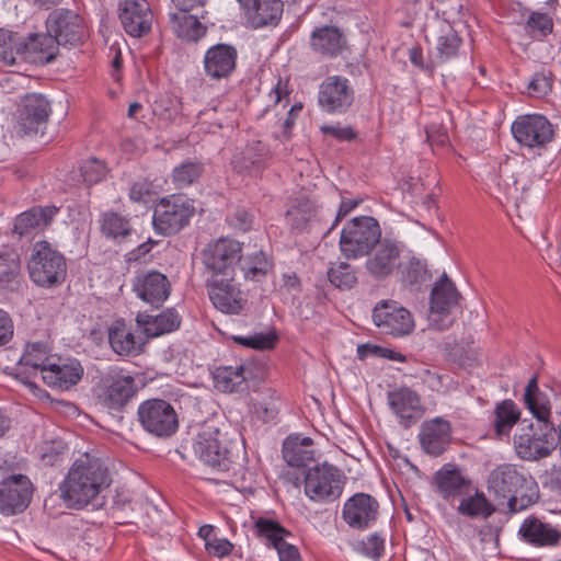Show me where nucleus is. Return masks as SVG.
<instances>
[{
    "label": "nucleus",
    "mask_w": 561,
    "mask_h": 561,
    "mask_svg": "<svg viewBox=\"0 0 561 561\" xmlns=\"http://www.w3.org/2000/svg\"><path fill=\"white\" fill-rule=\"evenodd\" d=\"M112 479L105 460L88 451L70 466L59 484L60 499L67 508L82 510L111 485Z\"/></svg>",
    "instance_id": "1"
},
{
    "label": "nucleus",
    "mask_w": 561,
    "mask_h": 561,
    "mask_svg": "<svg viewBox=\"0 0 561 561\" xmlns=\"http://www.w3.org/2000/svg\"><path fill=\"white\" fill-rule=\"evenodd\" d=\"M535 481L527 479L514 465L494 468L488 478V491L500 505H507L512 514L519 513L537 501Z\"/></svg>",
    "instance_id": "2"
},
{
    "label": "nucleus",
    "mask_w": 561,
    "mask_h": 561,
    "mask_svg": "<svg viewBox=\"0 0 561 561\" xmlns=\"http://www.w3.org/2000/svg\"><path fill=\"white\" fill-rule=\"evenodd\" d=\"M536 422L523 423L514 435V448L523 460H539L558 446L559 435L550 415L533 414Z\"/></svg>",
    "instance_id": "3"
},
{
    "label": "nucleus",
    "mask_w": 561,
    "mask_h": 561,
    "mask_svg": "<svg viewBox=\"0 0 561 561\" xmlns=\"http://www.w3.org/2000/svg\"><path fill=\"white\" fill-rule=\"evenodd\" d=\"M210 433H199L193 444L195 455L217 473L237 474L242 468L244 453L237 443L224 444Z\"/></svg>",
    "instance_id": "4"
},
{
    "label": "nucleus",
    "mask_w": 561,
    "mask_h": 561,
    "mask_svg": "<svg viewBox=\"0 0 561 561\" xmlns=\"http://www.w3.org/2000/svg\"><path fill=\"white\" fill-rule=\"evenodd\" d=\"M27 268L31 280L43 288L60 286L67 275L65 256L47 241L34 244Z\"/></svg>",
    "instance_id": "5"
},
{
    "label": "nucleus",
    "mask_w": 561,
    "mask_h": 561,
    "mask_svg": "<svg viewBox=\"0 0 561 561\" xmlns=\"http://www.w3.org/2000/svg\"><path fill=\"white\" fill-rule=\"evenodd\" d=\"M381 229L369 216L355 217L341 231L340 250L347 260L367 255L380 242Z\"/></svg>",
    "instance_id": "6"
},
{
    "label": "nucleus",
    "mask_w": 561,
    "mask_h": 561,
    "mask_svg": "<svg viewBox=\"0 0 561 561\" xmlns=\"http://www.w3.org/2000/svg\"><path fill=\"white\" fill-rule=\"evenodd\" d=\"M202 256L207 279L233 278L242 257V245L236 240L220 238L209 243Z\"/></svg>",
    "instance_id": "7"
},
{
    "label": "nucleus",
    "mask_w": 561,
    "mask_h": 561,
    "mask_svg": "<svg viewBox=\"0 0 561 561\" xmlns=\"http://www.w3.org/2000/svg\"><path fill=\"white\" fill-rule=\"evenodd\" d=\"M194 213L192 199L182 195L163 197L153 210V228L162 236L175 234L188 225Z\"/></svg>",
    "instance_id": "8"
},
{
    "label": "nucleus",
    "mask_w": 561,
    "mask_h": 561,
    "mask_svg": "<svg viewBox=\"0 0 561 561\" xmlns=\"http://www.w3.org/2000/svg\"><path fill=\"white\" fill-rule=\"evenodd\" d=\"M344 483L342 470L324 462L306 471L305 493L314 502H333L341 496Z\"/></svg>",
    "instance_id": "9"
},
{
    "label": "nucleus",
    "mask_w": 561,
    "mask_h": 561,
    "mask_svg": "<svg viewBox=\"0 0 561 561\" xmlns=\"http://www.w3.org/2000/svg\"><path fill=\"white\" fill-rule=\"evenodd\" d=\"M141 427L149 434L167 438L179 428V417L173 405L163 399H148L137 410Z\"/></svg>",
    "instance_id": "10"
},
{
    "label": "nucleus",
    "mask_w": 561,
    "mask_h": 561,
    "mask_svg": "<svg viewBox=\"0 0 561 561\" xmlns=\"http://www.w3.org/2000/svg\"><path fill=\"white\" fill-rule=\"evenodd\" d=\"M134 377L122 370L112 369L101 379L98 388V403L108 410H122L136 394Z\"/></svg>",
    "instance_id": "11"
},
{
    "label": "nucleus",
    "mask_w": 561,
    "mask_h": 561,
    "mask_svg": "<svg viewBox=\"0 0 561 561\" xmlns=\"http://www.w3.org/2000/svg\"><path fill=\"white\" fill-rule=\"evenodd\" d=\"M46 28L59 46L77 47L87 38L83 19L69 9H56L46 20Z\"/></svg>",
    "instance_id": "12"
},
{
    "label": "nucleus",
    "mask_w": 561,
    "mask_h": 561,
    "mask_svg": "<svg viewBox=\"0 0 561 561\" xmlns=\"http://www.w3.org/2000/svg\"><path fill=\"white\" fill-rule=\"evenodd\" d=\"M355 100V90L351 81L342 76H329L319 87L318 103L328 114H345Z\"/></svg>",
    "instance_id": "13"
},
{
    "label": "nucleus",
    "mask_w": 561,
    "mask_h": 561,
    "mask_svg": "<svg viewBox=\"0 0 561 561\" xmlns=\"http://www.w3.org/2000/svg\"><path fill=\"white\" fill-rule=\"evenodd\" d=\"M512 134L519 145L541 149L553 140L554 129L543 115L528 114L514 121Z\"/></svg>",
    "instance_id": "14"
},
{
    "label": "nucleus",
    "mask_w": 561,
    "mask_h": 561,
    "mask_svg": "<svg viewBox=\"0 0 561 561\" xmlns=\"http://www.w3.org/2000/svg\"><path fill=\"white\" fill-rule=\"evenodd\" d=\"M34 488L24 474H12L0 482V513L12 516L24 512L33 496Z\"/></svg>",
    "instance_id": "15"
},
{
    "label": "nucleus",
    "mask_w": 561,
    "mask_h": 561,
    "mask_svg": "<svg viewBox=\"0 0 561 561\" xmlns=\"http://www.w3.org/2000/svg\"><path fill=\"white\" fill-rule=\"evenodd\" d=\"M373 319L381 333L393 336L408 335L414 328L411 312L393 300L379 302L374 309Z\"/></svg>",
    "instance_id": "16"
},
{
    "label": "nucleus",
    "mask_w": 561,
    "mask_h": 561,
    "mask_svg": "<svg viewBox=\"0 0 561 561\" xmlns=\"http://www.w3.org/2000/svg\"><path fill=\"white\" fill-rule=\"evenodd\" d=\"M460 294L453 282L444 274L431 293V322L437 330L448 329L453 319L450 310L458 305Z\"/></svg>",
    "instance_id": "17"
},
{
    "label": "nucleus",
    "mask_w": 561,
    "mask_h": 561,
    "mask_svg": "<svg viewBox=\"0 0 561 561\" xmlns=\"http://www.w3.org/2000/svg\"><path fill=\"white\" fill-rule=\"evenodd\" d=\"M131 290L145 304L160 308L171 294V283L158 271L140 272L131 280Z\"/></svg>",
    "instance_id": "18"
},
{
    "label": "nucleus",
    "mask_w": 561,
    "mask_h": 561,
    "mask_svg": "<svg viewBox=\"0 0 561 561\" xmlns=\"http://www.w3.org/2000/svg\"><path fill=\"white\" fill-rule=\"evenodd\" d=\"M51 105L41 93H27L22 99L19 127L24 135L37 134L46 128Z\"/></svg>",
    "instance_id": "19"
},
{
    "label": "nucleus",
    "mask_w": 561,
    "mask_h": 561,
    "mask_svg": "<svg viewBox=\"0 0 561 561\" xmlns=\"http://www.w3.org/2000/svg\"><path fill=\"white\" fill-rule=\"evenodd\" d=\"M118 18L124 31L133 37H142L151 31L153 13L147 0H122Z\"/></svg>",
    "instance_id": "20"
},
{
    "label": "nucleus",
    "mask_w": 561,
    "mask_h": 561,
    "mask_svg": "<svg viewBox=\"0 0 561 561\" xmlns=\"http://www.w3.org/2000/svg\"><path fill=\"white\" fill-rule=\"evenodd\" d=\"M378 515L379 503L367 493H356L343 505L342 517L353 529L364 530L371 527Z\"/></svg>",
    "instance_id": "21"
},
{
    "label": "nucleus",
    "mask_w": 561,
    "mask_h": 561,
    "mask_svg": "<svg viewBox=\"0 0 561 561\" xmlns=\"http://www.w3.org/2000/svg\"><path fill=\"white\" fill-rule=\"evenodd\" d=\"M209 299L214 307L227 314H238L247 300L233 278L206 279Z\"/></svg>",
    "instance_id": "22"
},
{
    "label": "nucleus",
    "mask_w": 561,
    "mask_h": 561,
    "mask_svg": "<svg viewBox=\"0 0 561 561\" xmlns=\"http://www.w3.org/2000/svg\"><path fill=\"white\" fill-rule=\"evenodd\" d=\"M451 432L450 422L440 416L425 421L417 435L422 450L432 457L443 455L451 443Z\"/></svg>",
    "instance_id": "23"
},
{
    "label": "nucleus",
    "mask_w": 561,
    "mask_h": 561,
    "mask_svg": "<svg viewBox=\"0 0 561 561\" xmlns=\"http://www.w3.org/2000/svg\"><path fill=\"white\" fill-rule=\"evenodd\" d=\"M388 404L404 428L415 424L424 413L420 396L407 387L388 392Z\"/></svg>",
    "instance_id": "24"
},
{
    "label": "nucleus",
    "mask_w": 561,
    "mask_h": 561,
    "mask_svg": "<svg viewBox=\"0 0 561 561\" xmlns=\"http://www.w3.org/2000/svg\"><path fill=\"white\" fill-rule=\"evenodd\" d=\"M309 44L314 54L333 59L347 49V36L335 25H322L311 32Z\"/></svg>",
    "instance_id": "25"
},
{
    "label": "nucleus",
    "mask_w": 561,
    "mask_h": 561,
    "mask_svg": "<svg viewBox=\"0 0 561 561\" xmlns=\"http://www.w3.org/2000/svg\"><path fill=\"white\" fill-rule=\"evenodd\" d=\"M238 50L230 44H216L209 47L204 56V68L213 79L228 78L237 66Z\"/></svg>",
    "instance_id": "26"
},
{
    "label": "nucleus",
    "mask_w": 561,
    "mask_h": 561,
    "mask_svg": "<svg viewBox=\"0 0 561 561\" xmlns=\"http://www.w3.org/2000/svg\"><path fill=\"white\" fill-rule=\"evenodd\" d=\"M83 376V368L78 359L55 358L47 368H44L42 378L53 388L67 390L77 385Z\"/></svg>",
    "instance_id": "27"
},
{
    "label": "nucleus",
    "mask_w": 561,
    "mask_h": 561,
    "mask_svg": "<svg viewBox=\"0 0 561 561\" xmlns=\"http://www.w3.org/2000/svg\"><path fill=\"white\" fill-rule=\"evenodd\" d=\"M365 266L368 273L377 279L390 276L400 266V249L397 242L390 240L379 242Z\"/></svg>",
    "instance_id": "28"
},
{
    "label": "nucleus",
    "mask_w": 561,
    "mask_h": 561,
    "mask_svg": "<svg viewBox=\"0 0 561 561\" xmlns=\"http://www.w3.org/2000/svg\"><path fill=\"white\" fill-rule=\"evenodd\" d=\"M59 53L58 43L53 35L31 34L23 38L22 60L34 65H47L54 61Z\"/></svg>",
    "instance_id": "29"
},
{
    "label": "nucleus",
    "mask_w": 561,
    "mask_h": 561,
    "mask_svg": "<svg viewBox=\"0 0 561 561\" xmlns=\"http://www.w3.org/2000/svg\"><path fill=\"white\" fill-rule=\"evenodd\" d=\"M437 493L444 500L462 496L469 492L471 481L451 463L444 465L433 477Z\"/></svg>",
    "instance_id": "30"
},
{
    "label": "nucleus",
    "mask_w": 561,
    "mask_h": 561,
    "mask_svg": "<svg viewBox=\"0 0 561 561\" xmlns=\"http://www.w3.org/2000/svg\"><path fill=\"white\" fill-rule=\"evenodd\" d=\"M239 4L244 10L248 22L254 28L277 25L284 12L282 0H248Z\"/></svg>",
    "instance_id": "31"
},
{
    "label": "nucleus",
    "mask_w": 561,
    "mask_h": 561,
    "mask_svg": "<svg viewBox=\"0 0 561 561\" xmlns=\"http://www.w3.org/2000/svg\"><path fill=\"white\" fill-rule=\"evenodd\" d=\"M270 159V149L261 140L249 141L232 159L233 169L240 173L256 174Z\"/></svg>",
    "instance_id": "32"
},
{
    "label": "nucleus",
    "mask_w": 561,
    "mask_h": 561,
    "mask_svg": "<svg viewBox=\"0 0 561 561\" xmlns=\"http://www.w3.org/2000/svg\"><path fill=\"white\" fill-rule=\"evenodd\" d=\"M136 322L148 337H158L176 331L182 318L174 308H168L156 316L138 313Z\"/></svg>",
    "instance_id": "33"
},
{
    "label": "nucleus",
    "mask_w": 561,
    "mask_h": 561,
    "mask_svg": "<svg viewBox=\"0 0 561 561\" xmlns=\"http://www.w3.org/2000/svg\"><path fill=\"white\" fill-rule=\"evenodd\" d=\"M522 538L536 547H554L561 539V531L550 524L542 523L537 517L524 520L519 528Z\"/></svg>",
    "instance_id": "34"
},
{
    "label": "nucleus",
    "mask_w": 561,
    "mask_h": 561,
    "mask_svg": "<svg viewBox=\"0 0 561 561\" xmlns=\"http://www.w3.org/2000/svg\"><path fill=\"white\" fill-rule=\"evenodd\" d=\"M56 206H35L20 214L13 226V232L20 237L26 236L36 228L46 227L58 213Z\"/></svg>",
    "instance_id": "35"
},
{
    "label": "nucleus",
    "mask_w": 561,
    "mask_h": 561,
    "mask_svg": "<svg viewBox=\"0 0 561 561\" xmlns=\"http://www.w3.org/2000/svg\"><path fill=\"white\" fill-rule=\"evenodd\" d=\"M108 342L119 356H135L142 351V344L136 341L131 329L123 320L115 321L108 329Z\"/></svg>",
    "instance_id": "36"
},
{
    "label": "nucleus",
    "mask_w": 561,
    "mask_h": 561,
    "mask_svg": "<svg viewBox=\"0 0 561 561\" xmlns=\"http://www.w3.org/2000/svg\"><path fill=\"white\" fill-rule=\"evenodd\" d=\"M310 437L288 436L283 443V458L290 467H305L314 458Z\"/></svg>",
    "instance_id": "37"
},
{
    "label": "nucleus",
    "mask_w": 561,
    "mask_h": 561,
    "mask_svg": "<svg viewBox=\"0 0 561 561\" xmlns=\"http://www.w3.org/2000/svg\"><path fill=\"white\" fill-rule=\"evenodd\" d=\"M170 27L176 37L185 42H197L206 34V27L199 22L197 14L186 11L170 13Z\"/></svg>",
    "instance_id": "38"
},
{
    "label": "nucleus",
    "mask_w": 561,
    "mask_h": 561,
    "mask_svg": "<svg viewBox=\"0 0 561 561\" xmlns=\"http://www.w3.org/2000/svg\"><path fill=\"white\" fill-rule=\"evenodd\" d=\"M519 419L520 410L513 400L505 399L496 403L492 420L495 437L497 439L508 437L512 428L518 423Z\"/></svg>",
    "instance_id": "39"
},
{
    "label": "nucleus",
    "mask_w": 561,
    "mask_h": 561,
    "mask_svg": "<svg viewBox=\"0 0 561 561\" xmlns=\"http://www.w3.org/2000/svg\"><path fill=\"white\" fill-rule=\"evenodd\" d=\"M49 353L50 346L47 342L37 341L27 343L25 351L19 360V365L24 368H31L35 375L38 371L43 375L44 368H47L56 358L55 356L49 355Z\"/></svg>",
    "instance_id": "40"
},
{
    "label": "nucleus",
    "mask_w": 561,
    "mask_h": 561,
    "mask_svg": "<svg viewBox=\"0 0 561 561\" xmlns=\"http://www.w3.org/2000/svg\"><path fill=\"white\" fill-rule=\"evenodd\" d=\"M100 230L105 238L117 242L124 241L133 232L129 219L115 211L102 214Z\"/></svg>",
    "instance_id": "41"
},
{
    "label": "nucleus",
    "mask_w": 561,
    "mask_h": 561,
    "mask_svg": "<svg viewBox=\"0 0 561 561\" xmlns=\"http://www.w3.org/2000/svg\"><path fill=\"white\" fill-rule=\"evenodd\" d=\"M215 386L224 392H234L243 389L247 380L243 365L236 367L220 366L214 373Z\"/></svg>",
    "instance_id": "42"
},
{
    "label": "nucleus",
    "mask_w": 561,
    "mask_h": 561,
    "mask_svg": "<svg viewBox=\"0 0 561 561\" xmlns=\"http://www.w3.org/2000/svg\"><path fill=\"white\" fill-rule=\"evenodd\" d=\"M316 216V205L309 199H301L287 210L286 220L293 230L302 231Z\"/></svg>",
    "instance_id": "43"
},
{
    "label": "nucleus",
    "mask_w": 561,
    "mask_h": 561,
    "mask_svg": "<svg viewBox=\"0 0 561 561\" xmlns=\"http://www.w3.org/2000/svg\"><path fill=\"white\" fill-rule=\"evenodd\" d=\"M253 528L255 535L260 539L265 540L266 545L273 548L285 537L290 535L286 528H284L277 520L272 518H256L254 520Z\"/></svg>",
    "instance_id": "44"
},
{
    "label": "nucleus",
    "mask_w": 561,
    "mask_h": 561,
    "mask_svg": "<svg viewBox=\"0 0 561 561\" xmlns=\"http://www.w3.org/2000/svg\"><path fill=\"white\" fill-rule=\"evenodd\" d=\"M21 275V260L16 250L2 248L0 250V285L9 286Z\"/></svg>",
    "instance_id": "45"
},
{
    "label": "nucleus",
    "mask_w": 561,
    "mask_h": 561,
    "mask_svg": "<svg viewBox=\"0 0 561 561\" xmlns=\"http://www.w3.org/2000/svg\"><path fill=\"white\" fill-rule=\"evenodd\" d=\"M457 511L460 515L471 518L480 516L488 518L494 513L495 508L485 497L484 493L476 492L474 495L462 499Z\"/></svg>",
    "instance_id": "46"
},
{
    "label": "nucleus",
    "mask_w": 561,
    "mask_h": 561,
    "mask_svg": "<svg viewBox=\"0 0 561 561\" xmlns=\"http://www.w3.org/2000/svg\"><path fill=\"white\" fill-rule=\"evenodd\" d=\"M23 37L18 33L0 28V60L13 65L19 57L22 59Z\"/></svg>",
    "instance_id": "47"
},
{
    "label": "nucleus",
    "mask_w": 561,
    "mask_h": 561,
    "mask_svg": "<svg viewBox=\"0 0 561 561\" xmlns=\"http://www.w3.org/2000/svg\"><path fill=\"white\" fill-rule=\"evenodd\" d=\"M327 275L329 282L342 290L351 289L357 284V271L347 262L332 263Z\"/></svg>",
    "instance_id": "48"
},
{
    "label": "nucleus",
    "mask_w": 561,
    "mask_h": 561,
    "mask_svg": "<svg viewBox=\"0 0 561 561\" xmlns=\"http://www.w3.org/2000/svg\"><path fill=\"white\" fill-rule=\"evenodd\" d=\"M239 264L244 277L256 282L264 278L272 267L263 251H256L244 259L241 257Z\"/></svg>",
    "instance_id": "49"
},
{
    "label": "nucleus",
    "mask_w": 561,
    "mask_h": 561,
    "mask_svg": "<svg viewBox=\"0 0 561 561\" xmlns=\"http://www.w3.org/2000/svg\"><path fill=\"white\" fill-rule=\"evenodd\" d=\"M461 38L457 33L449 28L445 34L440 35L437 39L436 53L433 56V64L442 65L447 60L457 56Z\"/></svg>",
    "instance_id": "50"
},
{
    "label": "nucleus",
    "mask_w": 561,
    "mask_h": 561,
    "mask_svg": "<svg viewBox=\"0 0 561 561\" xmlns=\"http://www.w3.org/2000/svg\"><path fill=\"white\" fill-rule=\"evenodd\" d=\"M526 407L533 414L550 415V405L545 393L539 390L537 377L529 379L524 394Z\"/></svg>",
    "instance_id": "51"
},
{
    "label": "nucleus",
    "mask_w": 561,
    "mask_h": 561,
    "mask_svg": "<svg viewBox=\"0 0 561 561\" xmlns=\"http://www.w3.org/2000/svg\"><path fill=\"white\" fill-rule=\"evenodd\" d=\"M203 173L204 164L202 162L184 161L173 169V183L176 187L184 188L198 181Z\"/></svg>",
    "instance_id": "52"
},
{
    "label": "nucleus",
    "mask_w": 561,
    "mask_h": 561,
    "mask_svg": "<svg viewBox=\"0 0 561 561\" xmlns=\"http://www.w3.org/2000/svg\"><path fill=\"white\" fill-rule=\"evenodd\" d=\"M553 22L547 13L533 12L527 19L525 31L534 39H542L552 32Z\"/></svg>",
    "instance_id": "53"
},
{
    "label": "nucleus",
    "mask_w": 561,
    "mask_h": 561,
    "mask_svg": "<svg viewBox=\"0 0 561 561\" xmlns=\"http://www.w3.org/2000/svg\"><path fill=\"white\" fill-rule=\"evenodd\" d=\"M494 187L492 188L493 195L501 204H507L511 201L517 199L518 187L517 182L513 176H504L503 174L493 178Z\"/></svg>",
    "instance_id": "54"
},
{
    "label": "nucleus",
    "mask_w": 561,
    "mask_h": 561,
    "mask_svg": "<svg viewBox=\"0 0 561 561\" xmlns=\"http://www.w3.org/2000/svg\"><path fill=\"white\" fill-rule=\"evenodd\" d=\"M79 172L82 181L87 185H92L99 183L105 178L107 168L104 161L96 158H90L80 164Z\"/></svg>",
    "instance_id": "55"
},
{
    "label": "nucleus",
    "mask_w": 561,
    "mask_h": 561,
    "mask_svg": "<svg viewBox=\"0 0 561 561\" xmlns=\"http://www.w3.org/2000/svg\"><path fill=\"white\" fill-rule=\"evenodd\" d=\"M398 270L401 273L402 280L410 285L422 283L426 279V266L419 259L410 257L407 262L400 261Z\"/></svg>",
    "instance_id": "56"
},
{
    "label": "nucleus",
    "mask_w": 561,
    "mask_h": 561,
    "mask_svg": "<svg viewBox=\"0 0 561 561\" xmlns=\"http://www.w3.org/2000/svg\"><path fill=\"white\" fill-rule=\"evenodd\" d=\"M385 541L386 540L383 537H381L378 533H374L366 539L357 541L354 546V549L367 558L378 560L385 552Z\"/></svg>",
    "instance_id": "57"
},
{
    "label": "nucleus",
    "mask_w": 561,
    "mask_h": 561,
    "mask_svg": "<svg viewBox=\"0 0 561 561\" xmlns=\"http://www.w3.org/2000/svg\"><path fill=\"white\" fill-rule=\"evenodd\" d=\"M157 195L154 185L147 179H141L131 184L129 190V198L135 203L147 204Z\"/></svg>",
    "instance_id": "58"
},
{
    "label": "nucleus",
    "mask_w": 561,
    "mask_h": 561,
    "mask_svg": "<svg viewBox=\"0 0 561 561\" xmlns=\"http://www.w3.org/2000/svg\"><path fill=\"white\" fill-rule=\"evenodd\" d=\"M553 75L550 70L542 69L534 75L528 84L530 93L535 96L547 95L552 89Z\"/></svg>",
    "instance_id": "59"
},
{
    "label": "nucleus",
    "mask_w": 561,
    "mask_h": 561,
    "mask_svg": "<svg viewBox=\"0 0 561 561\" xmlns=\"http://www.w3.org/2000/svg\"><path fill=\"white\" fill-rule=\"evenodd\" d=\"M233 340L243 346L254 350H270L276 342V336L273 334L255 333L250 336H233Z\"/></svg>",
    "instance_id": "60"
},
{
    "label": "nucleus",
    "mask_w": 561,
    "mask_h": 561,
    "mask_svg": "<svg viewBox=\"0 0 561 561\" xmlns=\"http://www.w3.org/2000/svg\"><path fill=\"white\" fill-rule=\"evenodd\" d=\"M320 129L322 134L330 135L339 141H351L357 136L351 126L323 125Z\"/></svg>",
    "instance_id": "61"
},
{
    "label": "nucleus",
    "mask_w": 561,
    "mask_h": 561,
    "mask_svg": "<svg viewBox=\"0 0 561 561\" xmlns=\"http://www.w3.org/2000/svg\"><path fill=\"white\" fill-rule=\"evenodd\" d=\"M207 552L217 558H225L233 550V543L226 538L214 537L211 541L205 543Z\"/></svg>",
    "instance_id": "62"
},
{
    "label": "nucleus",
    "mask_w": 561,
    "mask_h": 561,
    "mask_svg": "<svg viewBox=\"0 0 561 561\" xmlns=\"http://www.w3.org/2000/svg\"><path fill=\"white\" fill-rule=\"evenodd\" d=\"M252 412L263 422H270L277 415V408L272 401H253Z\"/></svg>",
    "instance_id": "63"
},
{
    "label": "nucleus",
    "mask_w": 561,
    "mask_h": 561,
    "mask_svg": "<svg viewBox=\"0 0 561 561\" xmlns=\"http://www.w3.org/2000/svg\"><path fill=\"white\" fill-rule=\"evenodd\" d=\"M252 220V215L244 208H237L229 217L230 225L240 231H248L251 228Z\"/></svg>",
    "instance_id": "64"
}]
</instances>
